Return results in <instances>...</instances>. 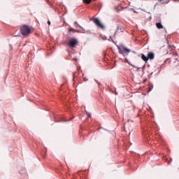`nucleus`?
Instances as JSON below:
<instances>
[{
    "label": "nucleus",
    "mask_w": 179,
    "mask_h": 179,
    "mask_svg": "<svg viewBox=\"0 0 179 179\" xmlns=\"http://www.w3.org/2000/svg\"><path fill=\"white\" fill-rule=\"evenodd\" d=\"M122 31H124V28L122 27V26H121V25H118L117 26V31H116V33L117 32H118V33H122Z\"/></svg>",
    "instance_id": "nucleus-6"
},
{
    "label": "nucleus",
    "mask_w": 179,
    "mask_h": 179,
    "mask_svg": "<svg viewBox=\"0 0 179 179\" xmlns=\"http://www.w3.org/2000/svg\"><path fill=\"white\" fill-rule=\"evenodd\" d=\"M141 59L143 61H145V62H148V61H149V57L143 54H142Z\"/></svg>",
    "instance_id": "nucleus-7"
},
{
    "label": "nucleus",
    "mask_w": 179,
    "mask_h": 179,
    "mask_svg": "<svg viewBox=\"0 0 179 179\" xmlns=\"http://www.w3.org/2000/svg\"><path fill=\"white\" fill-rule=\"evenodd\" d=\"M48 24H51V22L48 21Z\"/></svg>",
    "instance_id": "nucleus-13"
},
{
    "label": "nucleus",
    "mask_w": 179,
    "mask_h": 179,
    "mask_svg": "<svg viewBox=\"0 0 179 179\" xmlns=\"http://www.w3.org/2000/svg\"><path fill=\"white\" fill-rule=\"evenodd\" d=\"M78 39L75 38H71L69 41H68V47L69 48H75L76 45H78Z\"/></svg>",
    "instance_id": "nucleus-4"
},
{
    "label": "nucleus",
    "mask_w": 179,
    "mask_h": 179,
    "mask_svg": "<svg viewBox=\"0 0 179 179\" xmlns=\"http://www.w3.org/2000/svg\"><path fill=\"white\" fill-rule=\"evenodd\" d=\"M148 59H155V53L153 52H150L148 54Z\"/></svg>",
    "instance_id": "nucleus-5"
},
{
    "label": "nucleus",
    "mask_w": 179,
    "mask_h": 179,
    "mask_svg": "<svg viewBox=\"0 0 179 179\" xmlns=\"http://www.w3.org/2000/svg\"><path fill=\"white\" fill-rule=\"evenodd\" d=\"M43 159H45V155L43 156Z\"/></svg>",
    "instance_id": "nucleus-15"
},
{
    "label": "nucleus",
    "mask_w": 179,
    "mask_h": 179,
    "mask_svg": "<svg viewBox=\"0 0 179 179\" xmlns=\"http://www.w3.org/2000/svg\"><path fill=\"white\" fill-rule=\"evenodd\" d=\"M83 79L85 80V82H87V80H88V79L86 78L85 76H83Z\"/></svg>",
    "instance_id": "nucleus-11"
},
{
    "label": "nucleus",
    "mask_w": 179,
    "mask_h": 179,
    "mask_svg": "<svg viewBox=\"0 0 179 179\" xmlns=\"http://www.w3.org/2000/svg\"><path fill=\"white\" fill-rule=\"evenodd\" d=\"M153 90V87H149V92H152Z\"/></svg>",
    "instance_id": "nucleus-12"
},
{
    "label": "nucleus",
    "mask_w": 179,
    "mask_h": 179,
    "mask_svg": "<svg viewBox=\"0 0 179 179\" xmlns=\"http://www.w3.org/2000/svg\"><path fill=\"white\" fill-rule=\"evenodd\" d=\"M20 32L22 36H29L31 33V29L27 25H22L20 27Z\"/></svg>",
    "instance_id": "nucleus-2"
},
{
    "label": "nucleus",
    "mask_w": 179,
    "mask_h": 179,
    "mask_svg": "<svg viewBox=\"0 0 179 179\" xmlns=\"http://www.w3.org/2000/svg\"><path fill=\"white\" fill-rule=\"evenodd\" d=\"M82 33H86V32H83V31H82Z\"/></svg>",
    "instance_id": "nucleus-17"
},
{
    "label": "nucleus",
    "mask_w": 179,
    "mask_h": 179,
    "mask_svg": "<svg viewBox=\"0 0 179 179\" xmlns=\"http://www.w3.org/2000/svg\"><path fill=\"white\" fill-rule=\"evenodd\" d=\"M84 3H87L89 5V3H91L92 0H83Z\"/></svg>",
    "instance_id": "nucleus-9"
},
{
    "label": "nucleus",
    "mask_w": 179,
    "mask_h": 179,
    "mask_svg": "<svg viewBox=\"0 0 179 179\" xmlns=\"http://www.w3.org/2000/svg\"><path fill=\"white\" fill-rule=\"evenodd\" d=\"M75 24H77V26H79V24H78V22H75Z\"/></svg>",
    "instance_id": "nucleus-14"
},
{
    "label": "nucleus",
    "mask_w": 179,
    "mask_h": 179,
    "mask_svg": "<svg viewBox=\"0 0 179 179\" xmlns=\"http://www.w3.org/2000/svg\"><path fill=\"white\" fill-rule=\"evenodd\" d=\"M119 53H120L123 57H127L131 51L128 48L124 46L123 45H117Z\"/></svg>",
    "instance_id": "nucleus-1"
},
{
    "label": "nucleus",
    "mask_w": 179,
    "mask_h": 179,
    "mask_svg": "<svg viewBox=\"0 0 179 179\" xmlns=\"http://www.w3.org/2000/svg\"><path fill=\"white\" fill-rule=\"evenodd\" d=\"M156 27H157V29H164V26L163 24H162V22H157L156 23Z\"/></svg>",
    "instance_id": "nucleus-8"
},
{
    "label": "nucleus",
    "mask_w": 179,
    "mask_h": 179,
    "mask_svg": "<svg viewBox=\"0 0 179 179\" xmlns=\"http://www.w3.org/2000/svg\"><path fill=\"white\" fill-rule=\"evenodd\" d=\"M133 52L135 54L136 52L134 51Z\"/></svg>",
    "instance_id": "nucleus-16"
},
{
    "label": "nucleus",
    "mask_w": 179,
    "mask_h": 179,
    "mask_svg": "<svg viewBox=\"0 0 179 179\" xmlns=\"http://www.w3.org/2000/svg\"><path fill=\"white\" fill-rule=\"evenodd\" d=\"M69 31H73V32H75V31H77V33H79V31H77L76 29H73V28H70L69 29Z\"/></svg>",
    "instance_id": "nucleus-10"
},
{
    "label": "nucleus",
    "mask_w": 179,
    "mask_h": 179,
    "mask_svg": "<svg viewBox=\"0 0 179 179\" xmlns=\"http://www.w3.org/2000/svg\"><path fill=\"white\" fill-rule=\"evenodd\" d=\"M92 22L96 24V26L98 27V29H101V30H104L106 29V27H104V24L101 23L100 20L99 18L95 17L92 19Z\"/></svg>",
    "instance_id": "nucleus-3"
}]
</instances>
